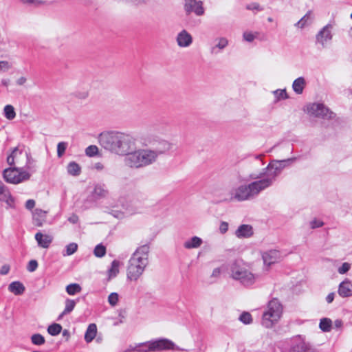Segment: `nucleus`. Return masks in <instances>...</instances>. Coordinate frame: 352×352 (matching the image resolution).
I'll use <instances>...</instances> for the list:
<instances>
[{"instance_id":"obj_1","label":"nucleus","mask_w":352,"mask_h":352,"mask_svg":"<svg viewBox=\"0 0 352 352\" xmlns=\"http://www.w3.org/2000/svg\"><path fill=\"white\" fill-rule=\"evenodd\" d=\"M98 139L103 148L119 155L127 156L136 148V140L129 133L118 131H104Z\"/></svg>"},{"instance_id":"obj_2","label":"nucleus","mask_w":352,"mask_h":352,"mask_svg":"<svg viewBox=\"0 0 352 352\" xmlns=\"http://www.w3.org/2000/svg\"><path fill=\"white\" fill-rule=\"evenodd\" d=\"M20 157H26L27 166L25 168L10 167L3 170V177L6 182L12 184H18L29 180L35 172L33 166H30V159L26 153H23L18 148H15L12 153L7 157V162L9 165L12 166L15 162L18 163Z\"/></svg>"},{"instance_id":"obj_3","label":"nucleus","mask_w":352,"mask_h":352,"mask_svg":"<svg viewBox=\"0 0 352 352\" xmlns=\"http://www.w3.org/2000/svg\"><path fill=\"white\" fill-rule=\"evenodd\" d=\"M150 247L148 244L139 246L133 253L126 267V278L136 282L144 274L148 265Z\"/></svg>"},{"instance_id":"obj_4","label":"nucleus","mask_w":352,"mask_h":352,"mask_svg":"<svg viewBox=\"0 0 352 352\" xmlns=\"http://www.w3.org/2000/svg\"><path fill=\"white\" fill-rule=\"evenodd\" d=\"M230 277L245 287H251L260 279V275L254 272L250 263L242 260L232 262L228 267Z\"/></svg>"},{"instance_id":"obj_5","label":"nucleus","mask_w":352,"mask_h":352,"mask_svg":"<svg viewBox=\"0 0 352 352\" xmlns=\"http://www.w3.org/2000/svg\"><path fill=\"white\" fill-rule=\"evenodd\" d=\"M295 160L296 158H288L283 160H272L265 168L263 169L259 175H251L250 177L252 179H259L264 188L267 189L272 186L282 170L292 164Z\"/></svg>"},{"instance_id":"obj_6","label":"nucleus","mask_w":352,"mask_h":352,"mask_svg":"<svg viewBox=\"0 0 352 352\" xmlns=\"http://www.w3.org/2000/svg\"><path fill=\"white\" fill-rule=\"evenodd\" d=\"M250 178L252 180L250 183L240 185L230 192V199L231 201H244L250 200L265 190L259 179H252L250 177Z\"/></svg>"},{"instance_id":"obj_7","label":"nucleus","mask_w":352,"mask_h":352,"mask_svg":"<svg viewBox=\"0 0 352 352\" xmlns=\"http://www.w3.org/2000/svg\"><path fill=\"white\" fill-rule=\"evenodd\" d=\"M159 157L151 148L134 150L125 157L124 162L131 168H142L153 164Z\"/></svg>"},{"instance_id":"obj_8","label":"nucleus","mask_w":352,"mask_h":352,"mask_svg":"<svg viewBox=\"0 0 352 352\" xmlns=\"http://www.w3.org/2000/svg\"><path fill=\"white\" fill-rule=\"evenodd\" d=\"M283 306L278 299L270 300L262 315L261 324L265 328L273 327L280 319Z\"/></svg>"},{"instance_id":"obj_9","label":"nucleus","mask_w":352,"mask_h":352,"mask_svg":"<svg viewBox=\"0 0 352 352\" xmlns=\"http://www.w3.org/2000/svg\"><path fill=\"white\" fill-rule=\"evenodd\" d=\"M138 348L137 351L140 352L160 351L176 349L175 344L171 340L165 338L141 343L138 346Z\"/></svg>"},{"instance_id":"obj_10","label":"nucleus","mask_w":352,"mask_h":352,"mask_svg":"<svg viewBox=\"0 0 352 352\" xmlns=\"http://www.w3.org/2000/svg\"><path fill=\"white\" fill-rule=\"evenodd\" d=\"M146 141L147 145L153 148V151L156 153L158 157L168 152L173 148V144L171 142L156 135H148Z\"/></svg>"},{"instance_id":"obj_11","label":"nucleus","mask_w":352,"mask_h":352,"mask_svg":"<svg viewBox=\"0 0 352 352\" xmlns=\"http://www.w3.org/2000/svg\"><path fill=\"white\" fill-rule=\"evenodd\" d=\"M306 111L311 116L323 119H331L333 113L321 103H311L306 107Z\"/></svg>"},{"instance_id":"obj_12","label":"nucleus","mask_w":352,"mask_h":352,"mask_svg":"<svg viewBox=\"0 0 352 352\" xmlns=\"http://www.w3.org/2000/svg\"><path fill=\"white\" fill-rule=\"evenodd\" d=\"M203 1L198 0H184V10L187 15L192 13L197 16H203L205 13V9L203 6Z\"/></svg>"},{"instance_id":"obj_13","label":"nucleus","mask_w":352,"mask_h":352,"mask_svg":"<svg viewBox=\"0 0 352 352\" xmlns=\"http://www.w3.org/2000/svg\"><path fill=\"white\" fill-rule=\"evenodd\" d=\"M332 28L333 26L331 24H327L316 36V42L322 48H326L331 42L333 38Z\"/></svg>"},{"instance_id":"obj_14","label":"nucleus","mask_w":352,"mask_h":352,"mask_svg":"<svg viewBox=\"0 0 352 352\" xmlns=\"http://www.w3.org/2000/svg\"><path fill=\"white\" fill-rule=\"evenodd\" d=\"M0 201L5 202L8 208H15V199L9 188L3 184L0 186Z\"/></svg>"},{"instance_id":"obj_15","label":"nucleus","mask_w":352,"mask_h":352,"mask_svg":"<svg viewBox=\"0 0 352 352\" xmlns=\"http://www.w3.org/2000/svg\"><path fill=\"white\" fill-rule=\"evenodd\" d=\"M192 36L186 30H182L176 36V42L180 47H188L192 43Z\"/></svg>"},{"instance_id":"obj_16","label":"nucleus","mask_w":352,"mask_h":352,"mask_svg":"<svg viewBox=\"0 0 352 352\" xmlns=\"http://www.w3.org/2000/svg\"><path fill=\"white\" fill-rule=\"evenodd\" d=\"M264 265L270 266L271 265L278 262L280 260V254L278 251L272 250L265 252L262 254Z\"/></svg>"},{"instance_id":"obj_17","label":"nucleus","mask_w":352,"mask_h":352,"mask_svg":"<svg viewBox=\"0 0 352 352\" xmlns=\"http://www.w3.org/2000/svg\"><path fill=\"white\" fill-rule=\"evenodd\" d=\"M47 211L36 208L32 212L33 223L38 227H41L46 219Z\"/></svg>"},{"instance_id":"obj_18","label":"nucleus","mask_w":352,"mask_h":352,"mask_svg":"<svg viewBox=\"0 0 352 352\" xmlns=\"http://www.w3.org/2000/svg\"><path fill=\"white\" fill-rule=\"evenodd\" d=\"M287 352H312L309 344L298 340L293 342Z\"/></svg>"},{"instance_id":"obj_19","label":"nucleus","mask_w":352,"mask_h":352,"mask_svg":"<svg viewBox=\"0 0 352 352\" xmlns=\"http://www.w3.org/2000/svg\"><path fill=\"white\" fill-rule=\"evenodd\" d=\"M338 294L343 298L352 296V283L349 280L342 281L339 285Z\"/></svg>"},{"instance_id":"obj_20","label":"nucleus","mask_w":352,"mask_h":352,"mask_svg":"<svg viewBox=\"0 0 352 352\" xmlns=\"http://www.w3.org/2000/svg\"><path fill=\"white\" fill-rule=\"evenodd\" d=\"M215 44L210 49L212 54H218L223 50L229 43V41L226 37H218L214 40Z\"/></svg>"},{"instance_id":"obj_21","label":"nucleus","mask_w":352,"mask_h":352,"mask_svg":"<svg viewBox=\"0 0 352 352\" xmlns=\"http://www.w3.org/2000/svg\"><path fill=\"white\" fill-rule=\"evenodd\" d=\"M253 234V229L250 225H241L235 232V235L238 238H248Z\"/></svg>"},{"instance_id":"obj_22","label":"nucleus","mask_w":352,"mask_h":352,"mask_svg":"<svg viewBox=\"0 0 352 352\" xmlns=\"http://www.w3.org/2000/svg\"><path fill=\"white\" fill-rule=\"evenodd\" d=\"M35 239L38 245L43 248H47L52 242V237L48 234H43L41 232L35 234Z\"/></svg>"},{"instance_id":"obj_23","label":"nucleus","mask_w":352,"mask_h":352,"mask_svg":"<svg viewBox=\"0 0 352 352\" xmlns=\"http://www.w3.org/2000/svg\"><path fill=\"white\" fill-rule=\"evenodd\" d=\"M203 243L202 239L199 236H192V238L186 240L184 243V247L186 249H195L199 248Z\"/></svg>"},{"instance_id":"obj_24","label":"nucleus","mask_w":352,"mask_h":352,"mask_svg":"<svg viewBox=\"0 0 352 352\" xmlns=\"http://www.w3.org/2000/svg\"><path fill=\"white\" fill-rule=\"evenodd\" d=\"M306 85L305 79L303 77H298L292 84V89L296 94H301Z\"/></svg>"},{"instance_id":"obj_25","label":"nucleus","mask_w":352,"mask_h":352,"mask_svg":"<svg viewBox=\"0 0 352 352\" xmlns=\"http://www.w3.org/2000/svg\"><path fill=\"white\" fill-rule=\"evenodd\" d=\"M8 289L14 295H21L25 292V287L21 282L14 281L9 285Z\"/></svg>"},{"instance_id":"obj_26","label":"nucleus","mask_w":352,"mask_h":352,"mask_svg":"<svg viewBox=\"0 0 352 352\" xmlns=\"http://www.w3.org/2000/svg\"><path fill=\"white\" fill-rule=\"evenodd\" d=\"M97 333V327L95 324H89L85 333V340L87 343L91 342L96 337Z\"/></svg>"},{"instance_id":"obj_27","label":"nucleus","mask_w":352,"mask_h":352,"mask_svg":"<svg viewBox=\"0 0 352 352\" xmlns=\"http://www.w3.org/2000/svg\"><path fill=\"white\" fill-rule=\"evenodd\" d=\"M120 265V261L117 260H113L112 261L111 267L107 271L109 279L115 278L118 274Z\"/></svg>"},{"instance_id":"obj_28","label":"nucleus","mask_w":352,"mask_h":352,"mask_svg":"<svg viewBox=\"0 0 352 352\" xmlns=\"http://www.w3.org/2000/svg\"><path fill=\"white\" fill-rule=\"evenodd\" d=\"M67 173L73 176H78L81 172L80 166L76 162H69L67 166Z\"/></svg>"},{"instance_id":"obj_29","label":"nucleus","mask_w":352,"mask_h":352,"mask_svg":"<svg viewBox=\"0 0 352 352\" xmlns=\"http://www.w3.org/2000/svg\"><path fill=\"white\" fill-rule=\"evenodd\" d=\"M333 325L332 320L328 318H323L320 319L319 327L323 332H329L331 330Z\"/></svg>"},{"instance_id":"obj_30","label":"nucleus","mask_w":352,"mask_h":352,"mask_svg":"<svg viewBox=\"0 0 352 352\" xmlns=\"http://www.w3.org/2000/svg\"><path fill=\"white\" fill-rule=\"evenodd\" d=\"M311 11L307 12V13L303 17H302L301 19L296 23L295 25L301 29L304 28L306 25L311 23Z\"/></svg>"},{"instance_id":"obj_31","label":"nucleus","mask_w":352,"mask_h":352,"mask_svg":"<svg viewBox=\"0 0 352 352\" xmlns=\"http://www.w3.org/2000/svg\"><path fill=\"white\" fill-rule=\"evenodd\" d=\"M76 301L74 300L67 299L65 300V309L62 312V314L60 315L58 318L60 319L64 315H67V314H69V313H71L73 311V309H74V307L76 306Z\"/></svg>"},{"instance_id":"obj_32","label":"nucleus","mask_w":352,"mask_h":352,"mask_svg":"<svg viewBox=\"0 0 352 352\" xmlns=\"http://www.w3.org/2000/svg\"><path fill=\"white\" fill-rule=\"evenodd\" d=\"M82 288L78 283H72L66 287V292L69 295H75L81 292Z\"/></svg>"},{"instance_id":"obj_33","label":"nucleus","mask_w":352,"mask_h":352,"mask_svg":"<svg viewBox=\"0 0 352 352\" xmlns=\"http://www.w3.org/2000/svg\"><path fill=\"white\" fill-rule=\"evenodd\" d=\"M107 191L104 188V186L101 185H96L94 187V191H93V195L96 198H101L104 197L107 195Z\"/></svg>"},{"instance_id":"obj_34","label":"nucleus","mask_w":352,"mask_h":352,"mask_svg":"<svg viewBox=\"0 0 352 352\" xmlns=\"http://www.w3.org/2000/svg\"><path fill=\"white\" fill-rule=\"evenodd\" d=\"M78 250V245L76 243H71L66 245L65 250L63 251L62 254L63 256H67L74 254Z\"/></svg>"},{"instance_id":"obj_35","label":"nucleus","mask_w":352,"mask_h":352,"mask_svg":"<svg viewBox=\"0 0 352 352\" xmlns=\"http://www.w3.org/2000/svg\"><path fill=\"white\" fill-rule=\"evenodd\" d=\"M273 94L275 97V102L287 99L288 98L286 89H276L273 91Z\"/></svg>"},{"instance_id":"obj_36","label":"nucleus","mask_w":352,"mask_h":352,"mask_svg":"<svg viewBox=\"0 0 352 352\" xmlns=\"http://www.w3.org/2000/svg\"><path fill=\"white\" fill-rule=\"evenodd\" d=\"M62 330V327L59 324L54 323L51 324L47 328V332L53 336L58 335Z\"/></svg>"},{"instance_id":"obj_37","label":"nucleus","mask_w":352,"mask_h":352,"mask_svg":"<svg viewBox=\"0 0 352 352\" xmlns=\"http://www.w3.org/2000/svg\"><path fill=\"white\" fill-rule=\"evenodd\" d=\"M4 114L6 118L8 120H12L16 116L14 109L10 104H8L4 107Z\"/></svg>"},{"instance_id":"obj_38","label":"nucleus","mask_w":352,"mask_h":352,"mask_svg":"<svg viewBox=\"0 0 352 352\" xmlns=\"http://www.w3.org/2000/svg\"><path fill=\"white\" fill-rule=\"evenodd\" d=\"M259 33L258 32H250L245 31L243 34V40L247 42H252L255 38H256L258 36Z\"/></svg>"},{"instance_id":"obj_39","label":"nucleus","mask_w":352,"mask_h":352,"mask_svg":"<svg viewBox=\"0 0 352 352\" xmlns=\"http://www.w3.org/2000/svg\"><path fill=\"white\" fill-rule=\"evenodd\" d=\"M31 341L35 345H42L45 343V340L42 335L35 333L31 336Z\"/></svg>"},{"instance_id":"obj_40","label":"nucleus","mask_w":352,"mask_h":352,"mask_svg":"<svg viewBox=\"0 0 352 352\" xmlns=\"http://www.w3.org/2000/svg\"><path fill=\"white\" fill-rule=\"evenodd\" d=\"M94 254L96 257L101 258L106 254V248L102 244H98L94 248Z\"/></svg>"},{"instance_id":"obj_41","label":"nucleus","mask_w":352,"mask_h":352,"mask_svg":"<svg viewBox=\"0 0 352 352\" xmlns=\"http://www.w3.org/2000/svg\"><path fill=\"white\" fill-rule=\"evenodd\" d=\"M67 146L68 144L66 142H60L58 144L57 155L58 157H61L64 155Z\"/></svg>"},{"instance_id":"obj_42","label":"nucleus","mask_w":352,"mask_h":352,"mask_svg":"<svg viewBox=\"0 0 352 352\" xmlns=\"http://www.w3.org/2000/svg\"><path fill=\"white\" fill-rule=\"evenodd\" d=\"M239 320L245 324H249L252 322V315L248 312H243L241 314Z\"/></svg>"},{"instance_id":"obj_43","label":"nucleus","mask_w":352,"mask_h":352,"mask_svg":"<svg viewBox=\"0 0 352 352\" xmlns=\"http://www.w3.org/2000/svg\"><path fill=\"white\" fill-rule=\"evenodd\" d=\"M119 300V295L116 292L111 293L108 296V302L112 307L117 305Z\"/></svg>"},{"instance_id":"obj_44","label":"nucleus","mask_w":352,"mask_h":352,"mask_svg":"<svg viewBox=\"0 0 352 352\" xmlns=\"http://www.w3.org/2000/svg\"><path fill=\"white\" fill-rule=\"evenodd\" d=\"M98 153V148L96 145H90L85 149V154L89 157L96 156Z\"/></svg>"},{"instance_id":"obj_45","label":"nucleus","mask_w":352,"mask_h":352,"mask_svg":"<svg viewBox=\"0 0 352 352\" xmlns=\"http://www.w3.org/2000/svg\"><path fill=\"white\" fill-rule=\"evenodd\" d=\"M226 270L225 266L222 265L219 267L214 268L212 272L211 278H213L214 281H215L217 278H219L221 273Z\"/></svg>"},{"instance_id":"obj_46","label":"nucleus","mask_w":352,"mask_h":352,"mask_svg":"<svg viewBox=\"0 0 352 352\" xmlns=\"http://www.w3.org/2000/svg\"><path fill=\"white\" fill-rule=\"evenodd\" d=\"M24 4H33L35 7H40L45 5L46 1L42 0H21Z\"/></svg>"},{"instance_id":"obj_47","label":"nucleus","mask_w":352,"mask_h":352,"mask_svg":"<svg viewBox=\"0 0 352 352\" xmlns=\"http://www.w3.org/2000/svg\"><path fill=\"white\" fill-rule=\"evenodd\" d=\"M246 9L249 10H256L257 12H261L263 10L264 8L258 3L254 2L247 5Z\"/></svg>"},{"instance_id":"obj_48","label":"nucleus","mask_w":352,"mask_h":352,"mask_svg":"<svg viewBox=\"0 0 352 352\" xmlns=\"http://www.w3.org/2000/svg\"><path fill=\"white\" fill-rule=\"evenodd\" d=\"M12 67V65L6 60L0 61V72H7Z\"/></svg>"},{"instance_id":"obj_49","label":"nucleus","mask_w":352,"mask_h":352,"mask_svg":"<svg viewBox=\"0 0 352 352\" xmlns=\"http://www.w3.org/2000/svg\"><path fill=\"white\" fill-rule=\"evenodd\" d=\"M351 268V265L348 263H344L340 267L338 268V272L340 274L346 273Z\"/></svg>"},{"instance_id":"obj_50","label":"nucleus","mask_w":352,"mask_h":352,"mask_svg":"<svg viewBox=\"0 0 352 352\" xmlns=\"http://www.w3.org/2000/svg\"><path fill=\"white\" fill-rule=\"evenodd\" d=\"M75 96L79 99H85L89 96V91L88 90L76 91L75 92Z\"/></svg>"},{"instance_id":"obj_51","label":"nucleus","mask_w":352,"mask_h":352,"mask_svg":"<svg viewBox=\"0 0 352 352\" xmlns=\"http://www.w3.org/2000/svg\"><path fill=\"white\" fill-rule=\"evenodd\" d=\"M38 267V263L36 260H31L28 265V270L29 272H34Z\"/></svg>"},{"instance_id":"obj_52","label":"nucleus","mask_w":352,"mask_h":352,"mask_svg":"<svg viewBox=\"0 0 352 352\" xmlns=\"http://www.w3.org/2000/svg\"><path fill=\"white\" fill-rule=\"evenodd\" d=\"M322 226H323V222L320 220L314 219L311 221H310V227L312 229L320 228Z\"/></svg>"},{"instance_id":"obj_53","label":"nucleus","mask_w":352,"mask_h":352,"mask_svg":"<svg viewBox=\"0 0 352 352\" xmlns=\"http://www.w3.org/2000/svg\"><path fill=\"white\" fill-rule=\"evenodd\" d=\"M36 202L34 199H28L25 202V208L28 210H32V209L35 207Z\"/></svg>"},{"instance_id":"obj_54","label":"nucleus","mask_w":352,"mask_h":352,"mask_svg":"<svg viewBox=\"0 0 352 352\" xmlns=\"http://www.w3.org/2000/svg\"><path fill=\"white\" fill-rule=\"evenodd\" d=\"M228 230V223L226 221H222L219 226V232L221 234H225Z\"/></svg>"},{"instance_id":"obj_55","label":"nucleus","mask_w":352,"mask_h":352,"mask_svg":"<svg viewBox=\"0 0 352 352\" xmlns=\"http://www.w3.org/2000/svg\"><path fill=\"white\" fill-rule=\"evenodd\" d=\"M27 82V78L25 76H21L16 80V84L19 86H22Z\"/></svg>"},{"instance_id":"obj_56","label":"nucleus","mask_w":352,"mask_h":352,"mask_svg":"<svg viewBox=\"0 0 352 352\" xmlns=\"http://www.w3.org/2000/svg\"><path fill=\"white\" fill-rule=\"evenodd\" d=\"M10 271V267L7 265H3L0 270V274L1 275L7 274Z\"/></svg>"},{"instance_id":"obj_57","label":"nucleus","mask_w":352,"mask_h":352,"mask_svg":"<svg viewBox=\"0 0 352 352\" xmlns=\"http://www.w3.org/2000/svg\"><path fill=\"white\" fill-rule=\"evenodd\" d=\"M68 221L70 223L75 224V223H78V217L76 214H73L72 216H70L68 218Z\"/></svg>"},{"instance_id":"obj_58","label":"nucleus","mask_w":352,"mask_h":352,"mask_svg":"<svg viewBox=\"0 0 352 352\" xmlns=\"http://www.w3.org/2000/svg\"><path fill=\"white\" fill-rule=\"evenodd\" d=\"M334 327L337 329H342L343 327V322L342 320L337 319L334 321Z\"/></svg>"},{"instance_id":"obj_59","label":"nucleus","mask_w":352,"mask_h":352,"mask_svg":"<svg viewBox=\"0 0 352 352\" xmlns=\"http://www.w3.org/2000/svg\"><path fill=\"white\" fill-rule=\"evenodd\" d=\"M334 296H335V294L334 293H330L327 295V298H326V300L328 303H331L333 302V299H334Z\"/></svg>"},{"instance_id":"obj_60","label":"nucleus","mask_w":352,"mask_h":352,"mask_svg":"<svg viewBox=\"0 0 352 352\" xmlns=\"http://www.w3.org/2000/svg\"><path fill=\"white\" fill-rule=\"evenodd\" d=\"M94 168L98 170H101L104 168V165L100 162H98L95 164Z\"/></svg>"},{"instance_id":"obj_61","label":"nucleus","mask_w":352,"mask_h":352,"mask_svg":"<svg viewBox=\"0 0 352 352\" xmlns=\"http://www.w3.org/2000/svg\"><path fill=\"white\" fill-rule=\"evenodd\" d=\"M1 82L5 86H7L8 84V81L7 80H2Z\"/></svg>"},{"instance_id":"obj_62","label":"nucleus","mask_w":352,"mask_h":352,"mask_svg":"<svg viewBox=\"0 0 352 352\" xmlns=\"http://www.w3.org/2000/svg\"><path fill=\"white\" fill-rule=\"evenodd\" d=\"M349 36L352 38V27L350 28L349 31Z\"/></svg>"},{"instance_id":"obj_63","label":"nucleus","mask_w":352,"mask_h":352,"mask_svg":"<svg viewBox=\"0 0 352 352\" xmlns=\"http://www.w3.org/2000/svg\"><path fill=\"white\" fill-rule=\"evenodd\" d=\"M262 157H263V155H258L256 156V159L260 160V159H261Z\"/></svg>"},{"instance_id":"obj_64","label":"nucleus","mask_w":352,"mask_h":352,"mask_svg":"<svg viewBox=\"0 0 352 352\" xmlns=\"http://www.w3.org/2000/svg\"><path fill=\"white\" fill-rule=\"evenodd\" d=\"M267 20H268V21H270V22H272V21H273V20H272V18H270H270H268V19H267Z\"/></svg>"}]
</instances>
